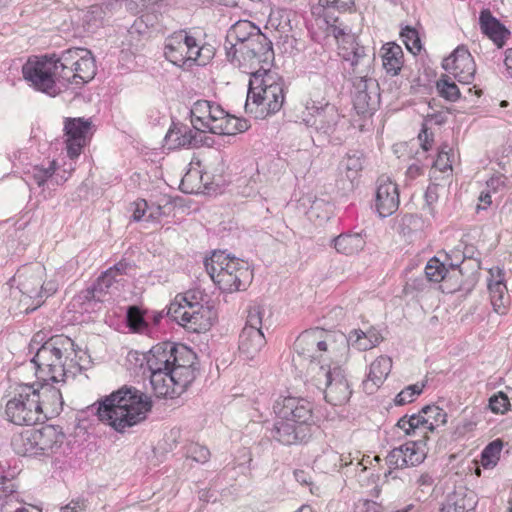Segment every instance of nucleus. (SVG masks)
Listing matches in <instances>:
<instances>
[{
	"instance_id": "bf43d9fd",
	"label": "nucleus",
	"mask_w": 512,
	"mask_h": 512,
	"mask_svg": "<svg viewBox=\"0 0 512 512\" xmlns=\"http://www.w3.org/2000/svg\"><path fill=\"white\" fill-rule=\"evenodd\" d=\"M16 485L13 479L4 475V470L0 467V499L6 498L15 492Z\"/></svg>"
},
{
	"instance_id": "4468645a",
	"label": "nucleus",
	"mask_w": 512,
	"mask_h": 512,
	"mask_svg": "<svg viewBox=\"0 0 512 512\" xmlns=\"http://www.w3.org/2000/svg\"><path fill=\"white\" fill-rule=\"evenodd\" d=\"M39 396L34 384H17L5 406L6 419L16 425H33L40 421Z\"/></svg>"
},
{
	"instance_id": "423d86ee",
	"label": "nucleus",
	"mask_w": 512,
	"mask_h": 512,
	"mask_svg": "<svg viewBox=\"0 0 512 512\" xmlns=\"http://www.w3.org/2000/svg\"><path fill=\"white\" fill-rule=\"evenodd\" d=\"M270 65L261 63L254 69L244 71L251 75L245 110L256 117L276 113L284 103L283 79L270 69Z\"/></svg>"
},
{
	"instance_id": "dca6fc26",
	"label": "nucleus",
	"mask_w": 512,
	"mask_h": 512,
	"mask_svg": "<svg viewBox=\"0 0 512 512\" xmlns=\"http://www.w3.org/2000/svg\"><path fill=\"white\" fill-rule=\"evenodd\" d=\"M267 309L265 306L256 304L252 306L247 315L244 328L239 335V353L246 360H255L266 344L262 326L267 320Z\"/></svg>"
},
{
	"instance_id": "864d4df0",
	"label": "nucleus",
	"mask_w": 512,
	"mask_h": 512,
	"mask_svg": "<svg viewBox=\"0 0 512 512\" xmlns=\"http://www.w3.org/2000/svg\"><path fill=\"white\" fill-rule=\"evenodd\" d=\"M224 127L223 135H235L246 131L249 128L248 122L244 119H239L235 116L230 115L228 123Z\"/></svg>"
},
{
	"instance_id": "de8ad7c7",
	"label": "nucleus",
	"mask_w": 512,
	"mask_h": 512,
	"mask_svg": "<svg viewBox=\"0 0 512 512\" xmlns=\"http://www.w3.org/2000/svg\"><path fill=\"white\" fill-rule=\"evenodd\" d=\"M489 408L495 414H505L510 410V400L504 392L499 391L489 398Z\"/></svg>"
},
{
	"instance_id": "f03ea898",
	"label": "nucleus",
	"mask_w": 512,
	"mask_h": 512,
	"mask_svg": "<svg viewBox=\"0 0 512 512\" xmlns=\"http://www.w3.org/2000/svg\"><path fill=\"white\" fill-rule=\"evenodd\" d=\"M44 336L36 334L29 344V352L35 353L31 364L35 375L42 382H65L69 376L75 377L85 364L73 362L74 342L69 337L57 335L41 343Z\"/></svg>"
},
{
	"instance_id": "cd10ccee",
	"label": "nucleus",
	"mask_w": 512,
	"mask_h": 512,
	"mask_svg": "<svg viewBox=\"0 0 512 512\" xmlns=\"http://www.w3.org/2000/svg\"><path fill=\"white\" fill-rule=\"evenodd\" d=\"M33 384L39 396L40 421L45 419L48 414L59 413L63 405L60 390L49 384V382Z\"/></svg>"
},
{
	"instance_id": "37998d69",
	"label": "nucleus",
	"mask_w": 512,
	"mask_h": 512,
	"mask_svg": "<svg viewBox=\"0 0 512 512\" xmlns=\"http://www.w3.org/2000/svg\"><path fill=\"white\" fill-rule=\"evenodd\" d=\"M184 454L187 459H191L200 464L206 463L211 456L206 446L195 442H190L184 447Z\"/></svg>"
},
{
	"instance_id": "a19ab883",
	"label": "nucleus",
	"mask_w": 512,
	"mask_h": 512,
	"mask_svg": "<svg viewBox=\"0 0 512 512\" xmlns=\"http://www.w3.org/2000/svg\"><path fill=\"white\" fill-rule=\"evenodd\" d=\"M453 261L447 254L445 261L437 257L430 259L425 267V273L430 281L441 282L450 270L449 262Z\"/></svg>"
},
{
	"instance_id": "052dcab7",
	"label": "nucleus",
	"mask_w": 512,
	"mask_h": 512,
	"mask_svg": "<svg viewBox=\"0 0 512 512\" xmlns=\"http://www.w3.org/2000/svg\"><path fill=\"white\" fill-rule=\"evenodd\" d=\"M417 155H418V157H417L416 161L411 163L406 170V175L410 179H415L418 176L422 175L424 172V167H426L428 165L425 163H420L421 155H425V153H423V151L421 153L417 152Z\"/></svg>"
},
{
	"instance_id": "58836bf2",
	"label": "nucleus",
	"mask_w": 512,
	"mask_h": 512,
	"mask_svg": "<svg viewBox=\"0 0 512 512\" xmlns=\"http://www.w3.org/2000/svg\"><path fill=\"white\" fill-rule=\"evenodd\" d=\"M461 262V256L457 257L455 261L449 262L450 270L445 278L441 281V289L443 292L454 293L460 289L462 282V272L459 269V265Z\"/></svg>"
},
{
	"instance_id": "473e14b6",
	"label": "nucleus",
	"mask_w": 512,
	"mask_h": 512,
	"mask_svg": "<svg viewBox=\"0 0 512 512\" xmlns=\"http://www.w3.org/2000/svg\"><path fill=\"white\" fill-rule=\"evenodd\" d=\"M332 243L338 253L353 255L364 249L366 240L361 233H342Z\"/></svg>"
},
{
	"instance_id": "7ed1b4c3",
	"label": "nucleus",
	"mask_w": 512,
	"mask_h": 512,
	"mask_svg": "<svg viewBox=\"0 0 512 512\" xmlns=\"http://www.w3.org/2000/svg\"><path fill=\"white\" fill-rule=\"evenodd\" d=\"M224 48L229 62L242 71L269 65L274 52L268 38L248 20L236 22L227 32Z\"/></svg>"
},
{
	"instance_id": "4d7b16f0",
	"label": "nucleus",
	"mask_w": 512,
	"mask_h": 512,
	"mask_svg": "<svg viewBox=\"0 0 512 512\" xmlns=\"http://www.w3.org/2000/svg\"><path fill=\"white\" fill-rule=\"evenodd\" d=\"M507 186V178L502 174H494L486 181V189L493 194L503 192Z\"/></svg>"
},
{
	"instance_id": "8fccbe9b",
	"label": "nucleus",
	"mask_w": 512,
	"mask_h": 512,
	"mask_svg": "<svg viewBox=\"0 0 512 512\" xmlns=\"http://www.w3.org/2000/svg\"><path fill=\"white\" fill-rule=\"evenodd\" d=\"M334 22H330V24H327L328 25V29H329V32L332 33L334 35V37L338 40L339 42V55L341 56V48L343 46H349V41H353L357 46H361L357 41L356 39L354 38L353 35H350V34H347L345 32V30L335 24H333Z\"/></svg>"
},
{
	"instance_id": "9d476101",
	"label": "nucleus",
	"mask_w": 512,
	"mask_h": 512,
	"mask_svg": "<svg viewBox=\"0 0 512 512\" xmlns=\"http://www.w3.org/2000/svg\"><path fill=\"white\" fill-rule=\"evenodd\" d=\"M205 268L212 281L224 292L244 290L253 278V273L246 261L232 257L223 251L214 252L205 261Z\"/></svg>"
},
{
	"instance_id": "bb28decb",
	"label": "nucleus",
	"mask_w": 512,
	"mask_h": 512,
	"mask_svg": "<svg viewBox=\"0 0 512 512\" xmlns=\"http://www.w3.org/2000/svg\"><path fill=\"white\" fill-rule=\"evenodd\" d=\"M128 269H130V265L124 261H120L113 267H110L98 277L91 289L87 290L86 298L101 300V297L106 294L115 283L119 282L118 277L127 274Z\"/></svg>"
},
{
	"instance_id": "c85d7f7f",
	"label": "nucleus",
	"mask_w": 512,
	"mask_h": 512,
	"mask_svg": "<svg viewBox=\"0 0 512 512\" xmlns=\"http://www.w3.org/2000/svg\"><path fill=\"white\" fill-rule=\"evenodd\" d=\"M392 369V359L386 355L377 357L369 366L363 389L367 394H373L385 381Z\"/></svg>"
},
{
	"instance_id": "39448f33",
	"label": "nucleus",
	"mask_w": 512,
	"mask_h": 512,
	"mask_svg": "<svg viewBox=\"0 0 512 512\" xmlns=\"http://www.w3.org/2000/svg\"><path fill=\"white\" fill-rule=\"evenodd\" d=\"M302 354L312 358L307 367L306 381L322 392L328 403L335 406L346 403L352 391L345 371L339 365L342 358L328 353L324 356L316 350L314 353L305 351Z\"/></svg>"
},
{
	"instance_id": "4be33fe9",
	"label": "nucleus",
	"mask_w": 512,
	"mask_h": 512,
	"mask_svg": "<svg viewBox=\"0 0 512 512\" xmlns=\"http://www.w3.org/2000/svg\"><path fill=\"white\" fill-rule=\"evenodd\" d=\"M306 110L309 114V117L305 119L306 123L326 134L333 132L341 119L337 107L328 102L308 101Z\"/></svg>"
},
{
	"instance_id": "69168bd1",
	"label": "nucleus",
	"mask_w": 512,
	"mask_h": 512,
	"mask_svg": "<svg viewBox=\"0 0 512 512\" xmlns=\"http://www.w3.org/2000/svg\"><path fill=\"white\" fill-rule=\"evenodd\" d=\"M492 195L493 193L488 191L486 188L482 190L478 198L480 203L478 204L477 209H487L492 204Z\"/></svg>"
},
{
	"instance_id": "3c124183",
	"label": "nucleus",
	"mask_w": 512,
	"mask_h": 512,
	"mask_svg": "<svg viewBox=\"0 0 512 512\" xmlns=\"http://www.w3.org/2000/svg\"><path fill=\"white\" fill-rule=\"evenodd\" d=\"M386 463L390 469L389 474H391L392 469H403L408 467L407 460L403 458V451L401 446L394 448L388 453L386 457Z\"/></svg>"
},
{
	"instance_id": "774afa93",
	"label": "nucleus",
	"mask_w": 512,
	"mask_h": 512,
	"mask_svg": "<svg viewBox=\"0 0 512 512\" xmlns=\"http://www.w3.org/2000/svg\"><path fill=\"white\" fill-rule=\"evenodd\" d=\"M365 334L367 335L368 339L371 340L373 348L383 340L381 333L375 328H370L365 332Z\"/></svg>"
},
{
	"instance_id": "5701e85b",
	"label": "nucleus",
	"mask_w": 512,
	"mask_h": 512,
	"mask_svg": "<svg viewBox=\"0 0 512 512\" xmlns=\"http://www.w3.org/2000/svg\"><path fill=\"white\" fill-rule=\"evenodd\" d=\"M399 190L389 177L381 176L377 180L375 210L382 218L388 217L399 207Z\"/></svg>"
},
{
	"instance_id": "f8f14e48",
	"label": "nucleus",
	"mask_w": 512,
	"mask_h": 512,
	"mask_svg": "<svg viewBox=\"0 0 512 512\" xmlns=\"http://www.w3.org/2000/svg\"><path fill=\"white\" fill-rule=\"evenodd\" d=\"M164 55L179 67L206 65L214 55L211 45L203 44L190 30H179L165 40Z\"/></svg>"
},
{
	"instance_id": "20e7f679",
	"label": "nucleus",
	"mask_w": 512,
	"mask_h": 512,
	"mask_svg": "<svg viewBox=\"0 0 512 512\" xmlns=\"http://www.w3.org/2000/svg\"><path fill=\"white\" fill-rule=\"evenodd\" d=\"M152 408L151 398L136 388H121L102 400L97 409L101 422L124 433L143 422Z\"/></svg>"
},
{
	"instance_id": "09e8293b",
	"label": "nucleus",
	"mask_w": 512,
	"mask_h": 512,
	"mask_svg": "<svg viewBox=\"0 0 512 512\" xmlns=\"http://www.w3.org/2000/svg\"><path fill=\"white\" fill-rule=\"evenodd\" d=\"M128 326L134 332H143L147 328L143 315L139 308L131 306L127 311Z\"/></svg>"
},
{
	"instance_id": "9b49d317",
	"label": "nucleus",
	"mask_w": 512,
	"mask_h": 512,
	"mask_svg": "<svg viewBox=\"0 0 512 512\" xmlns=\"http://www.w3.org/2000/svg\"><path fill=\"white\" fill-rule=\"evenodd\" d=\"M45 268L40 264L24 266L17 271L13 282L17 284L21 298L19 306L21 311L30 313L39 308L46 298L58 290L54 280L44 281Z\"/></svg>"
},
{
	"instance_id": "2f4dec72",
	"label": "nucleus",
	"mask_w": 512,
	"mask_h": 512,
	"mask_svg": "<svg viewBox=\"0 0 512 512\" xmlns=\"http://www.w3.org/2000/svg\"><path fill=\"white\" fill-rule=\"evenodd\" d=\"M365 157L363 152L351 150L346 153L339 163L338 170L340 175L345 177L352 184L360 176L364 168Z\"/></svg>"
},
{
	"instance_id": "aec40b11",
	"label": "nucleus",
	"mask_w": 512,
	"mask_h": 512,
	"mask_svg": "<svg viewBox=\"0 0 512 512\" xmlns=\"http://www.w3.org/2000/svg\"><path fill=\"white\" fill-rule=\"evenodd\" d=\"M273 410L280 419L306 425L311 429L313 414L309 401L297 397H284L275 402Z\"/></svg>"
},
{
	"instance_id": "6e6552de",
	"label": "nucleus",
	"mask_w": 512,
	"mask_h": 512,
	"mask_svg": "<svg viewBox=\"0 0 512 512\" xmlns=\"http://www.w3.org/2000/svg\"><path fill=\"white\" fill-rule=\"evenodd\" d=\"M348 345L360 351L373 348L371 340L362 330H353L348 338L343 335L338 341L335 336L323 329L315 328L302 332L295 341L294 347L298 353L319 351L320 353L333 354L335 357L344 358Z\"/></svg>"
},
{
	"instance_id": "a878e982",
	"label": "nucleus",
	"mask_w": 512,
	"mask_h": 512,
	"mask_svg": "<svg viewBox=\"0 0 512 512\" xmlns=\"http://www.w3.org/2000/svg\"><path fill=\"white\" fill-rule=\"evenodd\" d=\"M165 147L169 150L195 148L203 141L202 133L193 126L173 124L164 138Z\"/></svg>"
},
{
	"instance_id": "f3484780",
	"label": "nucleus",
	"mask_w": 512,
	"mask_h": 512,
	"mask_svg": "<svg viewBox=\"0 0 512 512\" xmlns=\"http://www.w3.org/2000/svg\"><path fill=\"white\" fill-rule=\"evenodd\" d=\"M58 442L56 429L45 426L40 429L28 428L12 438L14 452L21 456H36L51 450Z\"/></svg>"
},
{
	"instance_id": "412c9836",
	"label": "nucleus",
	"mask_w": 512,
	"mask_h": 512,
	"mask_svg": "<svg viewBox=\"0 0 512 512\" xmlns=\"http://www.w3.org/2000/svg\"><path fill=\"white\" fill-rule=\"evenodd\" d=\"M442 66L460 83L470 84L474 80L476 65L465 46H458L450 56L443 60Z\"/></svg>"
},
{
	"instance_id": "6e6d98bb",
	"label": "nucleus",
	"mask_w": 512,
	"mask_h": 512,
	"mask_svg": "<svg viewBox=\"0 0 512 512\" xmlns=\"http://www.w3.org/2000/svg\"><path fill=\"white\" fill-rule=\"evenodd\" d=\"M441 512H474V509L464 498H460L454 502L447 501L442 506Z\"/></svg>"
},
{
	"instance_id": "393cba45",
	"label": "nucleus",
	"mask_w": 512,
	"mask_h": 512,
	"mask_svg": "<svg viewBox=\"0 0 512 512\" xmlns=\"http://www.w3.org/2000/svg\"><path fill=\"white\" fill-rule=\"evenodd\" d=\"M487 286L493 310L499 315H505L510 303L505 283V272L499 267L491 268L487 278Z\"/></svg>"
},
{
	"instance_id": "f257e3e1",
	"label": "nucleus",
	"mask_w": 512,
	"mask_h": 512,
	"mask_svg": "<svg viewBox=\"0 0 512 512\" xmlns=\"http://www.w3.org/2000/svg\"><path fill=\"white\" fill-rule=\"evenodd\" d=\"M196 354L185 345L153 348L147 359L150 383L157 397L178 396L195 379Z\"/></svg>"
},
{
	"instance_id": "79ce46f5",
	"label": "nucleus",
	"mask_w": 512,
	"mask_h": 512,
	"mask_svg": "<svg viewBox=\"0 0 512 512\" xmlns=\"http://www.w3.org/2000/svg\"><path fill=\"white\" fill-rule=\"evenodd\" d=\"M503 449V442L500 439H495L490 442L481 452L480 463L485 469L494 468L499 459Z\"/></svg>"
},
{
	"instance_id": "c03bdc74",
	"label": "nucleus",
	"mask_w": 512,
	"mask_h": 512,
	"mask_svg": "<svg viewBox=\"0 0 512 512\" xmlns=\"http://www.w3.org/2000/svg\"><path fill=\"white\" fill-rule=\"evenodd\" d=\"M436 87L440 96L448 101L455 102L460 98L458 86L447 78L440 79Z\"/></svg>"
},
{
	"instance_id": "ea45409f",
	"label": "nucleus",
	"mask_w": 512,
	"mask_h": 512,
	"mask_svg": "<svg viewBox=\"0 0 512 512\" xmlns=\"http://www.w3.org/2000/svg\"><path fill=\"white\" fill-rule=\"evenodd\" d=\"M446 120V115L443 112L428 113L424 118L423 128L419 133V141L421 142V148L423 153L429 151L432 147L433 139L430 137L432 134H428L427 126L430 124L440 125Z\"/></svg>"
},
{
	"instance_id": "49530a36",
	"label": "nucleus",
	"mask_w": 512,
	"mask_h": 512,
	"mask_svg": "<svg viewBox=\"0 0 512 512\" xmlns=\"http://www.w3.org/2000/svg\"><path fill=\"white\" fill-rule=\"evenodd\" d=\"M402 40L406 48L414 55L420 52L422 46L418 32L409 26L401 31Z\"/></svg>"
},
{
	"instance_id": "680f3d73",
	"label": "nucleus",
	"mask_w": 512,
	"mask_h": 512,
	"mask_svg": "<svg viewBox=\"0 0 512 512\" xmlns=\"http://www.w3.org/2000/svg\"><path fill=\"white\" fill-rule=\"evenodd\" d=\"M355 509L356 512H379L377 503L368 499L359 500Z\"/></svg>"
},
{
	"instance_id": "a211bd4d",
	"label": "nucleus",
	"mask_w": 512,
	"mask_h": 512,
	"mask_svg": "<svg viewBox=\"0 0 512 512\" xmlns=\"http://www.w3.org/2000/svg\"><path fill=\"white\" fill-rule=\"evenodd\" d=\"M75 165L64 163L63 167L57 165L56 161H50L47 165H34L25 172L26 181L28 184L34 183L38 187H43L45 184L50 187H55L65 183L73 171Z\"/></svg>"
},
{
	"instance_id": "6ab92c4d",
	"label": "nucleus",
	"mask_w": 512,
	"mask_h": 512,
	"mask_svg": "<svg viewBox=\"0 0 512 512\" xmlns=\"http://www.w3.org/2000/svg\"><path fill=\"white\" fill-rule=\"evenodd\" d=\"M91 122L83 118H67L64 122V144L70 162L80 156L87 144Z\"/></svg>"
},
{
	"instance_id": "ddd939ff",
	"label": "nucleus",
	"mask_w": 512,
	"mask_h": 512,
	"mask_svg": "<svg viewBox=\"0 0 512 512\" xmlns=\"http://www.w3.org/2000/svg\"><path fill=\"white\" fill-rule=\"evenodd\" d=\"M62 89L69 85L80 87L91 81L96 75L95 59L86 48L67 49L56 57Z\"/></svg>"
},
{
	"instance_id": "0e129e2a",
	"label": "nucleus",
	"mask_w": 512,
	"mask_h": 512,
	"mask_svg": "<svg viewBox=\"0 0 512 512\" xmlns=\"http://www.w3.org/2000/svg\"><path fill=\"white\" fill-rule=\"evenodd\" d=\"M434 484V479L432 477V475H430L429 473H423L421 474L417 480H416V485L419 489H421L422 491H424L425 489H429L433 486Z\"/></svg>"
},
{
	"instance_id": "e433bc0d",
	"label": "nucleus",
	"mask_w": 512,
	"mask_h": 512,
	"mask_svg": "<svg viewBox=\"0 0 512 512\" xmlns=\"http://www.w3.org/2000/svg\"><path fill=\"white\" fill-rule=\"evenodd\" d=\"M419 413L428 432H433L447 422V413L436 405H427L423 407Z\"/></svg>"
},
{
	"instance_id": "b1692460",
	"label": "nucleus",
	"mask_w": 512,
	"mask_h": 512,
	"mask_svg": "<svg viewBox=\"0 0 512 512\" xmlns=\"http://www.w3.org/2000/svg\"><path fill=\"white\" fill-rule=\"evenodd\" d=\"M311 435V429L306 425H299L290 420L280 419L276 416L273 428L271 429L272 438L283 444L293 445L306 441Z\"/></svg>"
},
{
	"instance_id": "5fc2aeb1",
	"label": "nucleus",
	"mask_w": 512,
	"mask_h": 512,
	"mask_svg": "<svg viewBox=\"0 0 512 512\" xmlns=\"http://www.w3.org/2000/svg\"><path fill=\"white\" fill-rule=\"evenodd\" d=\"M230 114L226 113L221 107V114L214 115L212 121L209 123V126L206 131L211 132L213 134L223 135L224 127L228 123V118Z\"/></svg>"
},
{
	"instance_id": "13d9d810",
	"label": "nucleus",
	"mask_w": 512,
	"mask_h": 512,
	"mask_svg": "<svg viewBox=\"0 0 512 512\" xmlns=\"http://www.w3.org/2000/svg\"><path fill=\"white\" fill-rule=\"evenodd\" d=\"M149 210L148 204L145 200H139L135 202V209L133 211V219L135 221H149L150 219L154 218V212L150 211L149 214H147Z\"/></svg>"
},
{
	"instance_id": "c9c22d12",
	"label": "nucleus",
	"mask_w": 512,
	"mask_h": 512,
	"mask_svg": "<svg viewBox=\"0 0 512 512\" xmlns=\"http://www.w3.org/2000/svg\"><path fill=\"white\" fill-rule=\"evenodd\" d=\"M396 426L404 432L406 436H421L427 438V429L423 422L421 414H413L411 416H403L400 418Z\"/></svg>"
},
{
	"instance_id": "72a5a7b5",
	"label": "nucleus",
	"mask_w": 512,
	"mask_h": 512,
	"mask_svg": "<svg viewBox=\"0 0 512 512\" xmlns=\"http://www.w3.org/2000/svg\"><path fill=\"white\" fill-rule=\"evenodd\" d=\"M382 65L391 76L399 74L403 66V51L395 43H387L381 48Z\"/></svg>"
},
{
	"instance_id": "a18cd8bd",
	"label": "nucleus",
	"mask_w": 512,
	"mask_h": 512,
	"mask_svg": "<svg viewBox=\"0 0 512 512\" xmlns=\"http://www.w3.org/2000/svg\"><path fill=\"white\" fill-rule=\"evenodd\" d=\"M423 388V383H416L405 387L397 394L395 404L401 406L413 402L422 393Z\"/></svg>"
},
{
	"instance_id": "2eb2a0df",
	"label": "nucleus",
	"mask_w": 512,
	"mask_h": 512,
	"mask_svg": "<svg viewBox=\"0 0 512 512\" xmlns=\"http://www.w3.org/2000/svg\"><path fill=\"white\" fill-rule=\"evenodd\" d=\"M24 79L36 90L49 96H56L61 93L62 86L59 78L56 55L51 57H34L22 67Z\"/></svg>"
},
{
	"instance_id": "338daca9",
	"label": "nucleus",
	"mask_w": 512,
	"mask_h": 512,
	"mask_svg": "<svg viewBox=\"0 0 512 512\" xmlns=\"http://www.w3.org/2000/svg\"><path fill=\"white\" fill-rule=\"evenodd\" d=\"M72 359H74V363L75 362H80L82 364H85V367L81 368L79 371H77V373L81 372L82 370H85L88 368L89 364H90V360H89V356L87 355V353L85 351H82V350H76L74 348V353H72Z\"/></svg>"
},
{
	"instance_id": "e2e57ef3",
	"label": "nucleus",
	"mask_w": 512,
	"mask_h": 512,
	"mask_svg": "<svg viewBox=\"0 0 512 512\" xmlns=\"http://www.w3.org/2000/svg\"><path fill=\"white\" fill-rule=\"evenodd\" d=\"M86 503L83 499L71 500L67 505L61 507V512H80L85 510Z\"/></svg>"
},
{
	"instance_id": "603ef678",
	"label": "nucleus",
	"mask_w": 512,
	"mask_h": 512,
	"mask_svg": "<svg viewBox=\"0 0 512 512\" xmlns=\"http://www.w3.org/2000/svg\"><path fill=\"white\" fill-rule=\"evenodd\" d=\"M449 147L447 145L443 146L438 154L436 159L432 161V166L435 169H438L441 172H445L452 169V161L449 155Z\"/></svg>"
},
{
	"instance_id": "1a4fd4ad",
	"label": "nucleus",
	"mask_w": 512,
	"mask_h": 512,
	"mask_svg": "<svg viewBox=\"0 0 512 512\" xmlns=\"http://www.w3.org/2000/svg\"><path fill=\"white\" fill-rule=\"evenodd\" d=\"M204 298L199 290L178 294L168 306L167 315L190 332H205L212 326L216 313Z\"/></svg>"
},
{
	"instance_id": "f704fd0d",
	"label": "nucleus",
	"mask_w": 512,
	"mask_h": 512,
	"mask_svg": "<svg viewBox=\"0 0 512 512\" xmlns=\"http://www.w3.org/2000/svg\"><path fill=\"white\" fill-rule=\"evenodd\" d=\"M341 7L340 0H312L311 12L317 18H322L326 24L337 22L336 12Z\"/></svg>"
},
{
	"instance_id": "7c9ffc66",
	"label": "nucleus",
	"mask_w": 512,
	"mask_h": 512,
	"mask_svg": "<svg viewBox=\"0 0 512 512\" xmlns=\"http://www.w3.org/2000/svg\"><path fill=\"white\" fill-rule=\"evenodd\" d=\"M221 114V106L207 100H198L191 109V124L201 133L206 132L214 115Z\"/></svg>"
},
{
	"instance_id": "0eeeda50",
	"label": "nucleus",
	"mask_w": 512,
	"mask_h": 512,
	"mask_svg": "<svg viewBox=\"0 0 512 512\" xmlns=\"http://www.w3.org/2000/svg\"><path fill=\"white\" fill-rule=\"evenodd\" d=\"M341 57L350 64L354 74L353 105L358 114L365 115L375 111L379 105V87L376 80L368 77L371 70V58L364 46L349 41V46L341 48Z\"/></svg>"
},
{
	"instance_id": "4c0bfd02",
	"label": "nucleus",
	"mask_w": 512,
	"mask_h": 512,
	"mask_svg": "<svg viewBox=\"0 0 512 512\" xmlns=\"http://www.w3.org/2000/svg\"><path fill=\"white\" fill-rule=\"evenodd\" d=\"M425 441H410L401 445L403 451V458L407 460L408 467L416 466L424 461L426 458Z\"/></svg>"
},
{
	"instance_id": "c756f323",
	"label": "nucleus",
	"mask_w": 512,
	"mask_h": 512,
	"mask_svg": "<svg viewBox=\"0 0 512 512\" xmlns=\"http://www.w3.org/2000/svg\"><path fill=\"white\" fill-rule=\"evenodd\" d=\"M479 26L482 33L491 39L498 48L503 47L510 34L488 9L480 12Z\"/></svg>"
}]
</instances>
